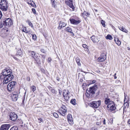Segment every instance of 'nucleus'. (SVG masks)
Instances as JSON below:
<instances>
[{
	"label": "nucleus",
	"mask_w": 130,
	"mask_h": 130,
	"mask_svg": "<svg viewBox=\"0 0 130 130\" xmlns=\"http://www.w3.org/2000/svg\"><path fill=\"white\" fill-rule=\"evenodd\" d=\"M54 116L56 118H57L58 117V114L56 112H54L53 114Z\"/></svg>",
	"instance_id": "nucleus-38"
},
{
	"label": "nucleus",
	"mask_w": 130,
	"mask_h": 130,
	"mask_svg": "<svg viewBox=\"0 0 130 130\" xmlns=\"http://www.w3.org/2000/svg\"><path fill=\"white\" fill-rule=\"evenodd\" d=\"M66 31L67 32H70L72 34V35L73 36L74 35V33L72 31V29L69 27H67L66 29H65Z\"/></svg>",
	"instance_id": "nucleus-22"
},
{
	"label": "nucleus",
	"mask_w": 130,
	"mask_h": 130,
	"mask_svg": "<svg viewBox=\"0 0 130 130\" xmlns=\"http://www.w3.org/2000/svg\"><path fill=\"white\" fill-rule=\"evenodd\" d=\"M95 80H93L92 81L90 82V83L91 84H93L95 83Z\"/></svg>",
	"instance_id": "nucleus-44"
},
{
	"label": "nucleus",
	"mask_w": 130,
	"mask_h": 130,
	"mask_svg": "<svg viewBox=\"0 0 130 130\" xmlns=\"http://www.w3.org/2000/svg\"><path fill=\"white\" fill-rule=\"evenodd\" d=\"M116 74L115 73V77H114V78L115 79H116L117 78V77L116 76Z\"/></svg>",
	"instance_id": "nucleus-57"
},
{
	"label": "nucleus",
	"mask_w": 130,
	"mask_h": 130,
	"mask_svg": "<svg viewBox=\"0 0 130 130\" xmlns=\"http://www.w3.org/2000/svg\"><path fill=\"white\" fill-rule=\"evenodd\" d=\"M70 102L74 105H75L76 104L75 102V99H72L71 101Z\"/></svg>",
	"instance_id": "nucleus-27"
},
{
	"label": "nucleus",
	"mask_w": 130,
	"mask_h": 130,
	"mask_svg": "<svg viewBox=\"0 0 130 130\" xmlns=\"http://www.w3.org/2000/svg\"><path fill=\"white\" fill-rule=\"evenodd\" d=\"M128 101V99L125 97V98L124 100V103H126Z\"/></svg>",
	"instance_id": "nucleus-40"
},
{
	"label": "nucleus",
	"mask_w": 130,
	"mask_h": 130,
	"mask_svg": "<svg viewBox=\"0 0 130 130\" xmlns=\"http://www.w3.org/2000/svg\"><path fill=\"white\" fill-rule=\"evenodd\" d=\"M113 102V101L111 100L110 99L108 98H105V103L108 105L111 104Z\"/></svg>",
	"instance_id": "nucleus-19"
},
{
	"label": "nucleus",
	"mask_w": 130,
	"mask_h": 130,
	"mask_svg": "<svg viewBox=\"0 0 130 130\" xmlns=\"http://www.w3.org/2000/svg\"><path fill=\"white\" fill-rule=\"evenodd\" d=\"M32 2H33V1H32L31 2V3H30V5H31V3H32Z\"/></svg>",
	"instance_id": "nucleus-61"
},
{
	"label": "nucleus",
	"mask_w": 130,
	"mask_h": 130,
	"mask_svg": "<svg viewBox=\"0 0 130 130\" xmlns=\"http://www.w3.org/2000/svg\"><path fill=\"white\" fill-rule=\"evenodd\" d=\"M101 23L102 24V26L105 27V22L103 20H102L101 21Z\"/></svg>",
	"instance_id": "nucleus-37"
},
{
	"label": "nucleus",
	"mask_w": 130,
	"mask_h": 130,
	"mask_svg": "<svg viewBox=\"0 0 130 130\" xmlns=\"http://www.w3.org/2000/svg\"><path fill=\"white\" fill-rule=\"evenodd\" d=\"M107 108L108 110L111 111L115 110L116 107L113 102L111 104L107 105Z\"/></svg>",
	"instance_id": "nucleus-9"
},
{
	"label": "nucleus",
	"mask_w": 130,
	"mask_h": 130,
	"mask_svg": "<svg viewBox=\"0 0 130 130\" xmlns=\"http://www.w3.org/2000/svg\"><path fill=\"white\" fill-rule=\"evenodd\" d=\"M124 105H126V106H127V105H128V102H127L126 103H126H124Z\"/></svg>",
	"instance_id": "nucleus-52"
},
{
	"label": "nucleus",
	"mask_w": 130,
	"mask_h": 130,
	"mask_svg": "<svg viewBox=\"0 0 130 130\" xmlns=\"http://www.w3.org/2000/svg\"><path fill=\"white\" fill-rule=\"evenodd\" d=\"M10 127V125L9 124H3L1 125L0 127L1 130H8Z\"/></svg>",
	"instance_id": "nucleus-13"
},
{
	"label": "nucleus",
	"mask_w": 130,
	"mask_h": 130,
	"mask_svg": "<svg viewBox=\"0 0 130 130\" xmlns=\"http://www.w3.org/2000/svg\"><path fill=\"white\" fill-rule=\"evenodd\" d=\"M33 7H34L36 8V6L34 2H32V3L31 4V5Z\"/></svg>",
	"instance_id": "nucleus-35"
},
{
	"label": "nucleus",
	"mask_w": 130,
	"mask_h": 130,
	"mask_svg": "<svg viewBox=\"0 0 130 130\" xmlns=\"http://www.w3.org/2000/svg\"><path fill=\"white\" fill-rule=\"evenodd\" d=\"M18 96V93H13L11 95L12 99L13 101H16L17 100Z\"/></svg>",
	"instance_id": "nucleus-16"
},
{
	"label": "nucleus",
	"mask_w": 130,
	"mask_h": 130,
	"mask_svg": "<svg viewBox=\"0 0 130 130\" xmlns=\"http://www.w3.org/2000/svg\"><path fill=\"white\" fill-rule=\"evenodd\" d=\"M56 2L55 1H53V2H52V6L54 7H55L56 6Z\"/></svg>",
	"instance_id": "nucleus-30"
},
{
	"label": "nucleus",
	"mask_w": 130,
	"mask_h": 130,
	"mask_svg": "<svg viewBox=\"0 0 130 130\" xmlns=\"http://www.w3.org/2000/svg\"><path fill=\"white\" fill-rule=\"evenodd\" d=\"M68 120L69 124L72 125L73 123L72 116L70 114H69L68 115Z\"/></svg>",
	"instance_id": "nucleus-15"
},
{
	"label": "nucleus",
	"mask_w": 130,
	"mask_h": 130,
	"mask_svg": "<svg viewBox=\"0 0 130 130\" xmlns=\"http://www.w3.org/2000/svg\"><path fill=\"white\" fill-rule=\"evenodd\" d=\"M31 90H32L33 92H34L36 89V87L35 86H32L31 87Z\"/></svg>",
	"instance_id": "nucleus-31"
},
{
	"label": "nucleus",
	"mask_w": 130,
	"mask_h": 130,
	"mask_svg": "<svg viewBox=\"0 0 130 130\" xmlns=\"http://www.w3.org/2000/svg\"><path fill=\"white\" fill-rule=\"evenodd\" d=\"M2 13L1 11H0V19L2 17Z\"/></svg>",
	"instance_id": "nucleus-47"
},
{
	"label": "nucleus",
	"mask_w": 130,
	"mask_h": 130,
	"mask_svg": "<svg viewBox=\"0 0 130 130\" xmlns=\"http://www.w3.org/2000/svg\"><path fill=\"white\" fill-rule=\"evenodd\" d=\"M60 78H58V77H57L56 78V79L58 81H59L60 80Z\"/></svg>",
	"instance_id": "nucleus-56"
},
{
	"label": "nucleus",
	"mask_w": 130,
	"mask_h": 130,
	"mask_svg": "<svg viewBox=\"0 0 130 130\" xmlns=\"http://www.w3.org/2000/svg\"><path fill=\"white\" fill-rule=\"evenodd\" d=\"M114 40L116 43L119 46L121 44L120 41L119 40L117 36H115L114 37Z\"/></svg>",
	"instance_id": "nucleus-20"
},
{
	"label": "nucleus",
	"mask_w": 130,
	"mask_h": 130,
	"mask_svg": "<svg viewBox=\"0 0 130 130\" xmlns=\"http://www.w3.org/2000/svg\"><path fill=\"white\" fill-rule=\"evenodd\" d=\"M32 10L34 14H36V11L35 9L34 8H32Z\"/></svg>",
	"instance_id": "nucleus-39"
},
{
	"label": "nucleus",
	"mask_w": 130,
	"mask_h": 130,
	"mask_svg": "<svg viewBox=\"0 0 130 130\" xmlns=\"http://www.w3.org/2000/svg\"><path fill=\"white\" fill-rule=\"evenodd\" d=\"M32 1L31 0H27V2L28 4L29 5L30 4V3H31Z\"/></svg>",
	"instance_id": "nucleus-42"
},
{
	"label": "nucleus",
	"mask_w": 130,
	"mask_h": 130,
	"mask_svg": "<svg viewBox=\"0 0 130 130\" xmlns=\"http://www.w3.org/2000/svg\"><path fill=\"white\" fill-rule=\"evenodd\" d=\"M103 122L104 124H106L105 123V119H103Z\"/></svg>",
	"instance_id": "nucleus-45"
},
{
	"label": "nucleus",
	"mask_w": 130,
	"mask_h": 130,
	"mask_svg": "<svg viewBox=\"0 0 130 130\" xmlns=\"http://www.w3.org/2000/svg\"><path fill=\"white\" fill-rule=\"evenodd\" d=\"M22 51L20 50H19L17 52V54L20 55L22 54Z\"/></svg>",
	"instance_id": "nucleus-33"
},
{
	"label": "nucleus",
	"mask_w": 130,
	"mask_h": 130,
	"mask_svg": "<svg viewBox=\"0 0 130 130\" xmlns=\"http://www.w3.org/2000/svg\"><path fill=\"white\" fill-rule=\"evenodd\" d=\"M106 38L107 39H109L110 40H112V36L110 35H108L106 37Z\"/></svg>",
	"instance_id": "nucleus-26"
},
{
	"label": "nucleus",
	"mask_w": 130,
	"mask_h": 130,
	"mask_svg": "<svg viewBox=\"0 0 130 130\" xmlns=\"http://www.w3.org/2000/svg\"><path fill=\"white\" fill-rule=\"evenodd\" d=\"M100 92V90H98V92H97L96 93V95H99V92Z\"/></svg>",
	"instance_id": "nucleus-50"
},
{
	"label": "nucleus",
	"mask_w": 130,
	"mask_h": 130,
	"mask_svg": "<svg viewBox=\"0 0 130 130\" xmlns=\"http://www.w3.org/2000/svg\"><path fill=\"white\" fill-rule=\"evenodd\" d=\"M63 96L64 99L67 100H68L69 98L68 95L69 94V92L67 90H64L63 91Z\"/></svg>",
	"instance_id": "nucleus-10"
},
{
	"label": "nucleus",
	"mask_w": 130,
	"mask_h": 130,
	"mask_svg": "<svg viewBox=\"0 0 130 130\" xmlns=\"http://www.w3.org/2000/svg\"><path fill=\"white\" fill-rule=\"evenodd\" d=\"M22 31L26 33H28L29 32L28 30H26V28L25 27H23Z\"/></svg>",
	"instance_id": "nucleus-29"
},
{
	"label": "nucleus",
	"mask_w": 130,
	"mask_h": 130,
	"mask_svg": "<svg viewBox=\"0 0 130 130\" xmlns=\"http://www.w3.org/2000/svg\"><path fill=\"white\" fill-rule=\"evenodd\" d=\"M106 58V56L104 54H102L100 57H99L97 60L99 62H101L104 61Z\"/></svg>",
	"instance_id": "nucleus-11"
},
{
	"label": "nucleus",
	"mask_w": 130,
	"mask_h": 130,
	"mask_svg": "<svg viewBox=\"0 0 130 130\" xmlns=\"http://www.w3.org/2000/svg\"><path fill=\"white\" fill-rule=\"evenodd\" d=\"M7 0H2L0 3V9L4 12V13L7 10Z\"/></svg>",
	"instance_id": "nucleus-3"
},
{
	"label": "nucleus",
	"mask_w": 130,
	"mask_h": 130,
	"mask_svg": "<svg viewBox=\"0 0 130 130\" xmlns=\"http://www.w3.org/2000/svg\"><path fill=\"white\" fill-rule=\"evenodd\" d=\"M14 78L10 69L6 68L2 70L0 74V81H3V84H7Z\"/></svg>",
	"instance_id": "nucleus-1"
},
{
	"label": "nucleus",
	"mask_w": 130,
	"mask_h": 130,
	"mask_svg": "<svg viewBox=\"0 0 130 130\" xmlns=\"http://www.w3.org/2000/svg\"><path fill=\"white\" fill-rule=\"evenodd\" d=\"M18 128L17 127L13 126L12 127L10 130H18Z\"/></svg>",
	"instance_id": "nucleus-32"
},
{
	"label": "nucleus",
	"mask_w": 130,
	"mask_h": 130,
	"mask_svg": "<svg viewBox=\"0 0 130 130\" xmlns=\"http://www.w3.org/2000/svg\"><path fill=\"white\" fill-rule=\"evenodd\" d=\"M4 25L2 20V21H0V28H2Z\"/></svg>",
	"instance_id": "nucleus-34"
},
{
	"label": "nucleus",
	"mask_w": 130,
	"mask_h": 130,
	"mask_svg": "<svg viewBox=\"0 0 130 130\" xmlns=\"http://www.w3.org/2000/svg\"><path fill=\"white\" fill-rule=\"evenodd\" d=\"M100 101H93L90 103V106L93 108H97L100 105Z\"/></svg>",
	"instance_id": "nucleus-6"
},
{
	"label": "nucleus",
	"mask_w": 130,
	"mask_h": 130,
	"mask_svg": "<svg viewBox=\"0 0 130 130\" xmlns=\"http://www.w3.org/2000/svg\"><path fill=\"white\" fill-rule=\"evenodd\" d=\"M59 112L62 116H64L65 113L66 112L67 110L65 106H62L59 110Z\"/></svg>",
	"instance_id": "nucleus-7"
},
{
	"label": "nucleus",
	"mask_w": 130,
	"mask_h": 130,
	"mask_svg": "<svg viewBox=\"0 0 130 130\" xmlns=\"http://www.w3.org/2000/svg\"><path fill=\"white\" fill-rule=\"evenodd\" d=\"M51 91L52 93H54L55 92V90L54 89H52L51 90Z\"/></svg>",
	"instance_id": "nucleus-51"
},
{
	"label": "nucleus",
	"mask_w": 130,
	"mask_h": 130,
	"mask_svg": "<svg viewBox=\"0 0 130 130\" xmlns=\"http://www.w3.org/2000/svg\"><path fill=\"white\" fill-rule=\"evenodd\" d=\"M10 117L11 120L14 121L16 120L17 118V115L14 113H11Z\"/></svg>",
	"instance_id": "nucleus-12"
},
{
	"label": "nucleus",
	"mask_w": 130,
	"mask_h": 130,
	"mask_svg": "<svg viewBox=\"0 0 130 130\" xmlns=\"http://www.w3.org/2000/svg\"><path fill=\"white\" fill-rule=\"evenodd\" d=\"M38 120L39 121V123H41V122H42L43 121L42 119L41 118H38Z\"/></svg>",
	"instance_id": "nucleus-41"
},
{
	"label": "nucleus",
	"mask_w": 130,
	"mask_h": 130,
	"mask_svg": "<svg viewBox=\"0 0 130 130\" xmlns=\"http://www.w3.org/2000/svg\"><path fill=\"white\" fill-rule=\"evenodd\" d=\"M30 54L34 58L35 60L36 61H39V57L38 56V54L35 53L33 51H32L31 52Z\"/></svg>",
	"instance_id": "nucleus-8"
},
{
	"label": "nucleus",
	"mask_w": 130,
	"mask_h": 130,
	"mask_svg": "<svg viewBox=\"0 0 130 130\" xmlns=\"http://www.w3.org/2000/svg\"><path fill=\"white\" fill-rule=\"evenodd\" d=\"M24 99H23V103H24Z\"/></svg>",
	"instance_id": "nucleus-60"
},
{
	"label": "nucleus",
	"mask_w": 130,
	"mask_h": 130,
	"mask_svg": "<svg viewBox=\"0 0 130 130\" xmlns=\"http://www.w3.org/2000/svg\"><path fill=\"white\" fill-rule=\"evenodd\" d=\"M98 89V87L96 85L90 87L89 90L87 89L86 90V96L87 97H89L91 93L92 94H95Z\"/></svg>",
	"instance_id": "nucleus-2"
},
{
	"label": "nucleus",
	"mask_w": 130,
	"mask_h": 130,
	"mask_svg": "<svg viewBox=\"0 0 130 130\" xmlns=\"http://www.w3.org/2000/svg\"><path fill=\"white\" fill-rule=\"evenodd\" d=\"M68 6L70 7V8H72V9H73L74 8V6L72 3V2L71 0L69 1L67 3Z\"/></svg>",
	"instance_id": "nucleus-21"
},
{
	"label": "nucleus",
	"mask_w": 130,
	"mask_h": 130,
	"mask_svg": "<svg viewBox=\"0 0 130 130\" xmlns=\"http://www.w3.org/2000/svg\"><path fill=\"white\" fill-rule=\"evenodd\" d=\"M27 22H28L29 26H31L32 28L34 27V26L32 23L30 21L28 20L27 21Z\"/></svg>",
	"instance_id": "nucleus-28"
},
{
	"label": "nucleus",
	"mask_w": 130,
	"mask_h": 130,
	"mask_svg": "<svg viewBox=\"0 0 130 130\" xmlns=\"http://www.w3.org/2000/svg\"><path fill=\"white\" fill-rule=\"evenodd\" d=\"M59 94L60 95H61V93H62V91H61L60 90H59Z\"/></svg>",
	"instance_id": "nucleus-55"
},
{
	"label": "nucleus",
	"mask_w": 130,
	"mask_h": 130,
	"mask_svg": "<svg viewBox=\"0 0 130 130\" xmlns=\"http://www.w3.org/2000/svg\"><path fill=\"white\" fill-rule=\"evenodd\" d=\"M16 84V82L15 81L11 82L9 83L7 87L8 91H13L14 89L15 85Z\"/></svg>",
	"instance_id": "nucleus-5"
},
{
	"label": "nucleus",
	"mask_w": 130,
	"mask_h": 130,
	"mask_svg": "<svg viewBox=\"0 0 130 130\" xmlns=\"http://www.w3.org/2000/svg\"><path fill=\"white\" fill-rule=\"evenodd\" d=\"M2 20L5 26L10 27L13 24L11 19L10 18H3Z\"/></svg>",
	"instance_id": "nucleus-4"
},
{
	"label": "nucleus",
	"mask_w": 130,
	"mask_h": 130,
	"mask_svg": "<svg viewBox=\"0 0 130 130\" xmlns=\"http://www.w3.org/2000/svg\"><path fill=\"white\" fill-rule=\"evenodd\" d=\"M116 83H120V81L118 80H117L116 81Z\"/></svg>",
	"instance_id": "nucleus-54"
},
{
	"label": "nucleus",
	"mask_w": 130,
	"mask_h": 130,
	"mask_svg": "<svg viewBox=\"0 0 130 130\" xmlns=\"http://www.w3.org/2000/svg\"><path fill=\"white\" fill-rule=\"evenodd\" d=\"M94 10H95V11L96 12H97L98 11V10L96 9H94Z\"/></svg>",
	"instance_id": "nucleus-59"
},
{
	"label": "nucleus",
	"mask_w": 130,
	"mask_h": 130,
	"mask_svg": "<svg viewBox=\"0 0 130 130\" xmlns=\"http://www.w3.org/2000/svg\"><path fill=\"white\" fill-rule=\"evenodd\" d=\"M118 28L120 30L123 32H125V33H127L128 32L127 30L125 28H123V27H121V26H118Z\"/></svg>",
	"instance_id": "nucleus-23"
},
{
	"label": "nucleus",
	"mask_w": 130,
	"mask_h": 130,
	"mask_svg": "<svg viewBox=\"0 0 130 130\" xmlns=\"http://www.w3.org/2000/svg\"><path fill=\"white\" fill-rule=\"evenodd\" d=\"M82 15L83 17L84 15L86 16H89L90 15V14L89 13H88L85 11H84L83 13H82L81 15Z\"/></svg>",
	"instance_id": "nucleus-24"
},
{
	"label": "nucleus",
	"mask_w": 130,
	"mask_h": 130,
	"mask_svg": "<svg viewBox=\"0 0 130 130\" xmlns=\"http://www.w3.org/2000/svg\"><path fill=\"white\" fill-rule=\"evenodd\" d=\"M76 61L78 65L79 66H81V64L80 62V59L78 57H77L76 58Z\"/></svg>",
	"instance_id": "nucleus-25"
},
{
	"label": "nucleus",
	"mask_w": 130,
	"mask_h": 130,
	"mask_svg": "<svg viewBox=\"0 0 130 130\" xmlns=\"http://www.w3.org/2000/svg\"><path fill=\"white\" fill-rule=\"evenodd\" d=\"M32 36V39L35 40L36 39V36L35 35H31Z\"/></svg>",
	"instance_id": "nucleus-36"
},
{
	"label": "nucleus",
	"mask_w": 130,
	"mask_h": 130,
	"mask_svg": "<svg viewBox=\"0 0 130 130\" xmlns=\"http://www.w3.org/2000/svg\"><path fill=\"white\" fill-rule=\"evenodd\" d=\"M83 46L84 48H87V46L86 44H84L83 45Z\"/></svg>",
	"instance_id": "nucleus-46"
},
{
	"label": "nucleus",
	"mask_w": 130,
	"mask_h": 130,
	"mask_svg": "<svg viewBox=\"0 0 130 130\" xmlns=\"http://www.w3.org/2000/svg\"><path fill=\"white\" fill-rule=\"evenodd\" d=\"M97 125H101V123L100 122H97L96 123Z\"/></svg>",
	"instance_id": "nucleus-43"
},
{
	"label": "nucleus",
	"mask_w": 130,
	"mask_h": 130,
	"mask_svg": "<svg viewBox=\"0 0 130 130\" xmlns=\"http://www.w3.org/2000/svg\"><path fill=\"white\" fill-rule=\"evenodd\" d=\"M27 79L28 81H30V79L29 77H27Z\"/></svg>",
	"instance_id": "nucleus-53"
},
{
	"label": "nucleus",
	"mask_w": 130,
	"mask_h": 130,
	"mask_svg": "<svg viewBox=\"0 0 130 130\" xmlns=\"http://www.w3.org/2000/svg\"><path fill=\"white\" fill-rule=\"evenodd\" d=\"M41 51L43 53H45V52H44V50L43 49H41Z\"/></svg>",
	"instance_id": "nucleus-49"
},
{
	"label": "nucleus",
	"mask_w": 130,
	"mask_h": 130,
	"mask_svg": "<svg viewBox=\"0 0 130 130\" xmlns=\"http://www.w3.org/2000/svg\"><path fill=\"white\" fill-rule=\"evenodd\" d=\"M90 38L94 43H98L99 41V39L97 36H92Z\"/></svg>",
	"instance_id": "nucleus-14"
},
{
	"label": "nucleus",
	"mask_w": 130,
	"mask_h": 130,
	"mask_svg": "<svg viewBox=\"0 0 130 130\" xmlns=\"http://www.w3.org/2000/svg\"><path fill=\"white\" fill-rule=\"evenodd\" d=\"M51 3L52 2H53V1H55L54 0H51Z\"/></svg>",
	"instance_id": "nucleus-58"
},
{
	"label": "nucleus",
	"mask_w": 130,
	"mask_h": 130,
	"mask_svg": "<svg viewBox=\"0 0 130 130\" xmlns=\"http://www.w3.org/2000/svg\"><path fill=\"white\" fill-rule=\"evenodd\" d=\"M51 60V59L50 58H49L48 59V61L49 62H50Z\"/></svg>",
	"instance_id": "nucleus-48"
},
{
	"label": "nucleus",
	"mask_w": 130,
	"mask_h": 130,
	"mask_svg": "<svg viewBox=\"0 0 130 130\" xmlns=\"http://www.w3.org/2000/svg\"><path fill=\"white\" fill-rule=\"evenodd\" d=\"M66 25V24L64 22L60 21L59 24L58 28V29H61V28L65 27Z\"/></svg>",
	"instance_id": "nucleus-18"
},
{
	"label": "nucleus",
	"mask_w": 130,
	"mask_h": 130,
	"mask_svg": "<svg viewBox=\"0 0 130 130\" xmlns=\"http://www.w3.org/2000/svg\"><path fill=\"white\" fill-rule=\"evenodd\" d=\"M69 20L71 23L74 25H77L80 22V21L79 20H76L75 19L71 18Z\"/></svg>",
	"instance_id": "nucleus-17"
}]
</instances>
